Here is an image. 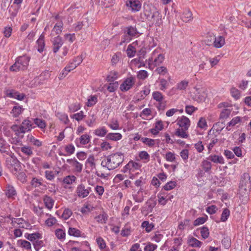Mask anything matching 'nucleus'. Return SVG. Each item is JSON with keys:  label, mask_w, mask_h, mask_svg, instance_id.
Segmentation results:
<instances>
[{"label": "nucleus", "mask_w": 251, "mask_h": 251, "mask_svg": "<svg viewBox=\"0 0 251 251\" xmlns=\"http://www.w3.org/2000/svg\"><path fill=\"white\" fill-rule=\"evenodd\" d=\"M33 125L32 121H30L28 119H26L23 120L20 125H13L11 126V129L15 133L17 137L23 138L25 133L31 131L32 128L35 127Z\"/></svg>", "instance_id": "nucleus-1"}, {"label": "nucleus", "mask_w": 251, "mask_h": 251, "mask_svg": "<svg viewBox=\"0 0 251 251\" xmlns=\"http://www.w3.org/2000/svg\"><path fill=\"white\" fill-rule=\"evenodd\" d=\"M30 58L27 55L18 57L15 63L10 67V70L13 72L24 71L27 68Z\"/></svg>", "instance_id": "nucleus-2"}, {"label": "nucleus", "mask_w": 251, "mask_h": 251, "mask_svg": "<svg viewBox=\"0 0 251 251\" xmlns=\"http://www.w3.org/2000/svg\"><path fill=\"white\" fill-rule=\"evenodd\" d=\"M250 176L249 174L245 173L241 176V179L239 185V192L244 195H248L250 186Z\"/></svg>", "instance_id": "nucleus-3"}, {"label": "nucleus", "mask_w": 251, "mask_h": 251, "mask_svg": "<svg viewBox=\"0 0 251 251\" xmlns=\"http://www.w3.org/2000/svg\"><path fill=\"white\" fill-rule=\"evenodd\" d=\"M164 60V56L161 53H158L157 50L153 51L151 56L149 59V64L155 66L161 64Z\"/></svg>", "instance_id": "nucleus-4"}, {"label": "nucleus", "mask_w": 251, "mask_h": 251, "mask_svg": "<svg viewBox=\"0 0 251 251\" xmlns=\"http://www.w3.org/2000/svg\"><path fill=\"white\" fill-rule=\"evenodd\" d=\"M194 89V99L198 102L204 101L206 97L205 89L201 86H196Z\"/></svg>", "instance_id": "nucleus-5"}, {"label": "nucleus", "mask_w": 251, "mask_h": 251, "mask_svg": "<svg viewBox=\"0 0 251 251\" xmlns=\"http://www.w3.org/2000/svg\"><path fill=\"white\" fill-rule=\"evenodd\" d=\"M124 161L123 154L117 153L111 155V169H114L118 167Z\"/></svg>", "instance_id": "nucleus-6"}, {"label": "nucleus", "mask_w": 251, "mask_h": 251, "mask_svg": "<svg viewBox=\"0 0 251 251\" xmlns=\"http://www.w3.org/2000/svg\"><path fill=\"white\" fill-rule=\"evenodd\" d=\"M91 190V187H86L84 184H80L77 186L76 193L79 198H84L88 196Z\"/></svg>", "instance_id": "nucleus-7"}, {"label": "nucleus", "mask_w": 251, "mask_h": 251, "mask_svg": "<svg viewBox=\"0 0 251 251\" xmlns=\"http://www.w3.org/2000/svg\"><path fill=\"white\" fill-rule=\"evenodd\" d=\"M134 83L135 78L134 77H127L120 85V88L122 91H127L132 88Z\"/></svg>", "instance_id": "nucleus-8"}, {"label": "nucleus", "mask_w": 251, "mask_h": 251, "mask_svg": "<svg viewBox=\"0 0 251 251\" xmlns=\"http://www.w3.org/2000/svg\"><path fill=\"white\" fill-rule=\"evenodd\" d=\"M176 124L179 127L184 129H188L190 126V121L187 117L182 116L178 118L176 121Z\"/></svg>", "instance_id": "nucleus-9"}, {"label": "nucleus", "mask_w": 251, "mask_h": 251, "mask_svg": "<svg viewBox=\"0 0 251 251\" xmlns=\"http://www.w3.org/2000/svg\"><path fill=\"white\" fill-rule=\"evenodd\" d=\"M63 44V41L61 37L57 36L53 38L52 41V49L53 53H56L58 51Z\"/></svg>", "instance_id": "nucleus-10"}, {"label": "nucleus", "mask_w": 251, "mask_h": 251, "mask_svg": "<svg viewBox=\"0 0 251 251\" xmlns=\"http://www.w3.org/2000/svg\"><path fill=\"white\" fill-rule=\"evenodd\" d=\"M95 158L93 155H90L86 159L85 166L86 169V172L89 173L96 168Z\"/></svg>", "instance_id": "nucleus-11"}, {"label": "nucleus", "mask_w": 251, "mask_h": 251, "mask_svg": "<svg viewBox=\"0 0 251 251\" xmlns=\"http://www.w3.org/2000/svg\"><path fill=\"white\" fill-rule=\"evenodd\" d=\"M126 6L132 11H139L141 8V3L138 0H127Z\"/></svg>", "instance_id": "nucleus-12"}, {"label": "nucleus", "mask_w": 251, "mask_h": 251, "mask_svg": "<svg viewBox=\"0 0 251 251\" xmlns=\"http://www.w3.org/2000/svg\"><path fill=\"white\" fill-rule=\"evenodd\" d=\"M189 85V81L186 80H183L177 83L176 87L173 88L170 91L171 94H174L176 90L184 91L186 90Z\"/></svg>", "instance_id": "nucleus-13"}, {"label": "nucleus", "mask_w": 251, "mask_h": 251, "mask_svg": "<svg viewBox=\"0 0 251 251\" xmlns=\"http://www.w3.org/2000/svg\"><path fill=\"white\" fill-rule=\"evenodd\" d=\"M67 162L71 164L74 168V171L75 172L79 173L82 171V164L77 161L75 158L68 159Z\"/></svg>", "instance_id": "nucleus-14"}, {"label": "nucleus", "mask_w": 251, "mask_h": 251, "mask_svg": "<svg viewBox=\"0 0 251 251\" xmlns=\"http://www.w3.org/2000/svg\"><path fill=\"white\" fill-rule=\"evenodd\" d=\"M97 118V116L96 115V112L91 111L88 114V116L85 121V122L88 126L89 127H92L95 125Z\"/></svg>", "instance_id": "nucleus-15"}, {"label": "nucleus", "mask_w": 251, "mask_h": 251, "mask_svg": "<svg viewBox=\"0 0 251 251\" xmlns=\"http://www.w3.org/2000/svg\"><path fill=\"white\" fill-rule=\"evenodd\" d=\"M140 167L141 165L139 163L133 162V161H130L125 166L123 169V172L126 173L128 170L134 172L135 170L140 169Z\"/></svg>", "instance_id": "nucleus-16"}, {"label": "nucleus", "mask_w": 251, "mask_h": 251, "mask_svg": "<svg viewBox=\"0 0 251 251\" xmlns=\"http://www.w3.org/2000/svg\"><path fill=\"white\" fill-rule=\"evenodd\" d=\"M20 8L21 6L15 4H12L10 7H8L10 15L9 18L13 21L14 18L16 17Z\"/></svg>", "instance_id": "nucleus-17"}, {"label": "nucleus", "mask_w": 251, "mask_h": 251, "mask_svg": "<svg viewBox=\"0 0 251 251\" xmlns=\"http://www.w3.org/2000/svg\"><path fill=\"white\" fill-rule=\"evenodd\" d=\"M121 52H118L114 53L111 58V66L116 67L120 64L121 63Z\"/></svg>", "instance_id": "nucleus-18"}, {"label": "nucleus", "mask_w": 251, "mask_h": 251, "mask_svg": "<svg viewBox=\"0 0 251 251\" xmlns=\"http://www.w3.org/2000/svg\"><path fill=\"white\" fill-rule=\"evenodd\" d=\"M45 36L44 33L43 32L41 35L40 36L39 39L37 40L36 43L38 45V51L41 53L44 50L45 48V41H44Z\"/></svg>", "instance_id": "nucleus-19"}, {"label": "nucleus", "mask_w": 251, "mask_h": 251, "mask_svg": "<svg viewBox=\"0 0 251 251\" xmlns=\"http://www.w3.org/2000/svg\"><path fill=\"white\" fill-rule=\"evenodd\" d=\"M5 194L8 198H14L17 194L16 191L14 187L10 184L6 185Z\"/></svg>", "instance_id": "nucleus-20"}, {"label": "nucleus", "mask_w": 251, "mask_h": 251, "mask_svg": "<svg viewBox=\"0 0 251 251\" xmlns=\"http://www.w3.org/2000/svg\"><path fill=\"white\" fill-rule=\"evenodd\" d=\"M163 128V125L161 121L155 123L154 127L151 128L150 131L153 135H157L159 131Z\"/></svg>", "instance_id": "nucleus-21"}, {"label": "nucleus", "mask_w": 251, "mask_h": 251, "mask_svg": "<svg viewBox=\"0 0 251 251\" xmlns=\"http://www.w3.org/2000/svg\"><path fill=\"white\" fill-rule=\"evenodd\" d=\"M27 140L32 145L40 147L42 145V142L36 139L32 134H28L27 136Z\"/></svg>", "instance_id": "nucleus-22"}, {"label": "nucleus", "mask_w": 251, "mask_h": 251, "mask_svg": "<svg viewBox=\"0 0 251 251\" xmlns=\"http://www.w3.org/2000/svg\"><path fill=\"white\" fill-rule=\"evenodd\" d=\"M225 44V40L223 36H215L213 46L216 48H220L222 47Z\"/></svg>", "instance_id": "nucleus-23"}, {"label": "nucleus", "mask_w": 251, "mask_h": 251, "mask_svg": "<svg viewBox=\"0 0 251 251\" xmlns=\"http://www.w3.org/2000/svg\"><path fill=\"white\" fill-rule=\"evenodd\" d=\"M33 122L34 124L41 130H44L47 126V124L45 121L43 119L37 118H34L33 119Z\"/></svg>", "instance_id": "nucleus-24"}, {"label": "nucleus", "mask_w": 251, "mask_h": 251, "mask_svg": "<svg viewBox=\"0 0 251 251\" xmlns=\"http://www.w3.org/2000/svg\"><path fill=\"white\" fill-rule=\"evenodd\" d=\"M151 18L153 22H155L156 25H159L162 24L161 15L158 11H155L151 15Z\"/></svg>", "instance_id": "nucleus-25"}, {"label": "nucleus", "mask_w": 251, "mask_h": 251, "mask_svg": "<svg viewBox=\"0 0 251 251\" xmlns=\"http://www.w3.org/2000/svg\"><path fill=\"white\" fill-rule=\"evenodd\" d=\"M43 201L46 207L49 209H51L54 204V201L50 196H45Z\"/></svg>", "instance_id": "nucleus-26"}, {"label": "nucleus", "mask_w": 251, "mask_h": 251, "mask_svg": "<svg viewBox=\"0 0 251 251\" xmlns=\"http://www.w3.org/2000/svg\"><path fill=\"white\" fill-rule=\"evenodd\" d=\"M24 108L22 106L16 105L14 106L12 109V114L14 117H18L20 114L22 113Z\"/></svg>", "instance_id": "nucleus-27"}, {"label": "nucleus", "mask_w": 251, "mask_h": 251, "mask_svg": "<svg viewBox=\"0 0 251 251\" xmlns=\"http://www.w3.org/2000/svg\"><path fill=\"white\" fill-rule=\"evenodd\" d=\"M187 130L188 129H184L181 128H177L175 133V135L182 138H187L189 136L187 132Z\"/></svg>", "instance_id": "nucleus-28"}, {"label": "nucleus", "mask_w": 251, "mask_h": 251, "mask_svg": "<svg viewBox=\"0 0 251 251\" xmlns=\"http://www.w3.org/2000/svg\"><path fill=\"white\" fill-rule=\"evenodd\" d=\"M8 147L6 142L3 138L0 137V151L1 153H5L6 154H8Z\"/></svg>", "instance_id": "nucleus-29"}, {"label": "nucleus", "mask_w": 251, "mask_h": 251, "mask_svg": "<svg viewBox=\"0 0 251 251\" xmlns=\"http://www.w3.org/2000/svg\"><path fill=\"white\" fill-rule=\"evenodd\" d=\"M77 66L73 62H70L63 70L62 76H65L71 71L75 69Z\"/></svg>", "instance_id": "nucleus-30"}, {"label": "nucleus", "mask_w": 251, "mask_h": 251, "mask_svg": "<svg viewBox=\"0 0 251 251\" xmlns=\"http://www.w3.org/2000/svg\"><path fill=\"white\" fill-rule=\"evenodd\" d=\"M208 159L215 163H224V159L222 156L211 155L209 156Z\"/></svg>", "instance_id": "nucleus-31"}, {"label": "nucleus", "mask_w": 251, "mask_h": 251, "mask_svg": "<svg viewBox=\"0 0 251 251\" xmlns=\"http://www.w3.org/2000/svg\"><path fill=\"white\" fill-rule=\"evenodd\" d=\"M56 116L64 124H68L69 122L68 115L64 113L57 112L56 114Z\"/></svg>", "instance_id": "nucleus-32"}, {"label": "nucleus", "mask_w": 251, "mask_h": 251, "mask_svg": "<svg viewBox=\"0 0 251 251\" xmlns=\"http://www.w3.org/2000/svg\"><path fill=\"white\" fill-rule=\"evenodd\" d=\"M7 95L10 98H14L20 100H24V98L25 97V94L23 93H20L18 92H10L8 93Z\"/></svg>", "instance_id": "nucleus-33"}, {"label": "nucleus", "mask_w": 251, "mask_h": 251, "mask_svg": "<svg viewBox=\"0 0 251 251\" xmlns=\"http://www.w3.org/2000/svg\"><path fill=\"white\" fill-rule=\"evenodd\" d=\"M193 19L192 13L189 10H185L182 16V19L184 22H187Z\"/></svg>", "instance_id": "nucleus-34"}, {"label": "nucleus", "mask_w": 251, "mask_h": 251, "mask_svg": "<svg viewBox=\"0 0 251 251\" xmlns=\"http://www.w3.org/2000/svg\"><path fill=\"white\" fill-rule=\"evenodd\" d=\"M107 132V130L104 126L100 127L94 131L96 135L100 137H103Z\"/></svg>", "instance_id": "nucleus-35"}, {"label": "nucleus", "mask_w": 251, "mask_h": 251, "mask_svg": "<svg viewBox=\"0 0 251 251\" xmlns=\"http://www.w3.org/2000/svg\"><path fill=\"white\" fill-rule=\"evenodd\" d=\"M231 108H225L220 113V118L221 119H226L229 117L231 112Z\"/></svg>", "instance_id": "nucleus-36"}, {"label": "nucleus", "mask_w": 251, "mask_h": 251, "mask_svg": "<svg viewBox=\"0 0 251 251\" xmlns=\"http://www.w3.org/2000/svg\"><path fill=\"white\" fill-rule=\"evenodd\" d=\"M188 243L190 246L193 247H200L202 243L194 237H192L188 240Z\"/></svg>", "instance_id": "nucleus-37"}, {"label": "nucleus", "mask_w": 251, "mask_h": 251, "mask_svg": "<svg viewBox=\"0 0 251 251\" xmlns=\"http://www.w3.org/2000/svg\"><path fill=\"white\" fill-rule=\"evenodd\" d=\"M63 29V23L60 22L55 25L52 30V32H55L56 35L60 34Z\"/></svg>", "instance_id": "nucleus-38"}, {"label": "nucleus", "mask_w": 251, "mask_h": 251, "mask_svg": "<svg viewBox=\"0 0 251 251\" xmlns=\"http://www.w3.org/2000/svg\"><path fill=\"white\" fill-rule=\"evenodd\" d=\"M201 166L205 172H208L211 169V163L207 160H203L201 162Z\"/></svg>", "instance_id": "nucleus-39"}, {"label": "nucleus", "mask_w": 251, "mask_h": 251, "mask_svg": "<svg viewBox=\"0 0 251 251\" xmlns=\"http://www.w3.org/2000/svg\"><path fill=\"white\" fill-rule=\"evenodd\" d=\"M127 55L128 57L131 58L134 56L136 53V49L131 45L128 46L126 50Z\"/></svg>", "instance_id": "nucleus-40"}, {"label": "nucleus", "mask_w": 251, "mask_h": 251, "mask_svg": "<svg viewBox=\"0 0 251 251\" xmlns=\"http://www.w3.org/2000/svg\"><path fill=\"white\" fill-rule=\"evenodd\" d=\"M85 115L84 114V112L83 111H80L79 112L74 114L71 116V117L72 119H74L77 121L79 122L82 120H83L85 117Z\"/></svg>", "instance_id": "nucleus-41"}, {"label": "nucleus", "mask_w": 251, "mask_h": 251, "mask_svg": "<svg viewBox=\"0 0 251 251\" xmlns=\"http://www.w3.org/2000/svg\"><path fill=\"white\" fill-rule=\"evenodd\" d=\"M76 178L75 176H68L63 178V182L66 184H72L75 182Z\"/></svg>", "instance_id": "nucleus-42"}, {"label": "nucleus", "mask_w": 251, "mask_h": 251, "mask_svg": "<svg viewBox=\"0 0 251 251\" xmlns=\"http://www.w3.org/2000/svg\"><path fill=\"white\" fill-rule=\"evenodd\" d=\"M45 176L47 180L52 181L55 178V172H53L52 171L47 170L45 172Z\"/></svg>", "instance_id": "nucleus-43"}, {"label": "nucleus", "mask_w": 251, "mask_h": 251, "mask_svg": "<svg viewBox=\"0 0 251 251\" xmlns=\"http://www.w3.org/2000/svg\"><path fill=\"white\" fill-rule=\"evenodd\" d=\"M98 101L97 97L96 95L90 96L87 102V105L89 107L94 105Z\"/></svg>", "instance_id": "nucleus-44"}, {"label": "nucleus", "mask_w": 251, "mask_h": 251, "mask_svg": "<svg viewBox=\"0 0 251 251\" xmlns=\"http://www.w3.org/2000/svg\"><path fill=\"white\" fill-rule=\"evenodd\" d=\"M143 227H145L147 232H150L153 228L154 225L151 223H150L148 221H144L142 224Z\"/></svg>", "instance_id": "nucleus-45"}, {"label": "nucleus", "mask_w": 251, "mask_h": 251, "mask_svg": "<svg viewBox=\"0 0 251 251\" xmlns=\"http://www.w3.org/2000/svg\"><path fill=\"white\" fill-rule=\"evenodd\" d=\"M80 108L81 106L80 104L77 102L72 103L69 106V109L70 112H75L77 111L80 109Z\"/></svg>", "instance_id": "nucleus-46"}, {"label": "nucleus", "mask_w": 251, "mask_h": 251, "mask_svg": "<svg viewBox=\"0 0 251 251\" xmlns=\"http://www.w3.org/2000/svg\"><path fill=\"white\" fill-rule=\"evenodd\" d=\"M65 232L62 229L59 228L55 230V235L58 239H65Z\"/></svg>", "instance_id": "nucleus-47"}, {"label": "nucleus", "mask_w": 251, "mask_h": 251, "mask_svg": "<svg viewBox=\"0 0 251 251\" xmlns=\"http://www.w3.org/2000/svg\"><path fill=\"white\" fill-rule=\"evenodd\" d=\"M143 143L149 147H153L155 144V140L147 137H143L141 139Z\"/></svg>", "instance_id": "nucleus-48"}, {"label": "nucleus", "mask_w": 251, "mask_h": 251, "mask_svg": "<svg viewBox=\"0 0 251 251\" xmlns=\"http://www.w3.org/2000/svg\"><path fill=\"white\" fill-rule=\"evenodd\" d=\"M109 164H110V157L109 156H108L106 158H104L102 160L101 163V165L103 168H104L107 170H110Z\"/></svg>", "instance_id": "nucleus-49"}, {"label": "nucleus", "mask_w": 251, "mask_h": 251, "mask_svg": "<svg viewBox=\"0 0 251 251\" xmlns=\"http://www.w3.org/2000/svg\"><path fill=\"white\" fill-rule=\"evenodd\" d=\"M80 143L82 145H86L88 144L90 140L89 135L88 134H83L81 135L79 138Z\"/></svg>", "instance_id": "nucleus-50"}, {"label": "nucleus", "mask_w": 251, "mask_h": 251, "mask_svg": "<svg viewBox=\"0 0 251 251\" xmlns=\"http://www.w3.org/2000/svg\"><path fill=\"white\" fill-rule=\"evenodd\" d=\"M21 151L25 154L27 156H30L33 154V151L31 148L29 147H23L21 148Z\"/></svg>", "instance_id": "nucleus-51"}, {"label": "nucleus", "mask_w": 251, "mask_h": 251, "mask_svg": "<svg viewBox=\"0 0 251 251\" xmlns=\"http://www.w3.org/2000/svg\"><path fill=\"white\" fill-rule=\"evenodd\" d=\"M68 233L69 235L75 237H79L80 236V231L75 228L70 227Z\"/></svg>", "instance_id": "nucleus-52"}, {"label": "nucleus", "mask_w": 251, "mask_h": 251, "mask_svg": "<svg viewBox=\"0 0 251 251\" xmlns=\"http://www.w3.org/2000/svg\"><path fill=\"white\" fill-rule=\"evenodd\" d=\"M176 182L175 181H169L164 186L163 188L164 190L168 191L174 189L176 186Z\"/></svg>", "instance_id": "nucleus-53"}, {"label": "nucleus", "mask_w": 251, "mask_h": 251, "mask_svg": "<svg viewBox=\"0 0 251 251\" xmlns=\"http://www.w3.org/2000/svg\"><path fill=\"white\" fill-rule=\"evenodd\" d=\"M152 97L154 100L159 102L162 101L163 99V95L158 91L154 92L152 94Z\"/></svg>", "instance_id": "nucleus-54"}, {"label": "nucleus", "mask_w": 251, "mask_h": 251, "mask_svg": "<svg viewBox=\"0 0 251 251\" xmlns=\"http://www.w3.org/2000/svg\"><path fill=\"white\" fill-rule=\"evenodd\" d=\"M137 33L136 28L130 26L127 27V34L130 36H134Z\"/></svg>", "instance_id": "nucleus-55"}, {"label": "nucleus", "mask_w": 251, "mask_h": 251, "mask_svg": "<svg viewBox=\"0 0 251 251\" xmlns=\"http://www.w3.org/2000/svg\"><path fill=\"white\" fill-rule=\"evenodd\" d=\"M215 39V36L211 35L207 36L205 40V43L207 45L211 46L214 44V40Z\"/></svg>", "instance_id": "nucleus-56"}, {"label": "nucleus", "mask_w": 251, "mask_h": 251, "mask_svg": "<svg viewBox=\"0 0 251 251\" xmlns=\"http://www.w3.org/2000/svg\"><path fill=\"white\" fill-rule=\"evenodd\" d=\"M94 207L90 204H87L81 208V212L82 213H86L92 211Z\"/></svg>", "instance_id": "nucleus-57"}, {"label": "nucleus", "mask_w": 251, "mask_h": 251, "mask_svg": "<svg viewBox=\"0 0 251 251\" xmlns=\"http://www.w3.org/2000/svg\"><path fill=\"white\" fill-rule=\"evenodd\" d=\"M122 135L120 133L111 132V140L118 141L122 139Z\"/></svg>", "instance_id": "nucleus-58"}, {"label": "nucleus", "mask_w": 251, "mask_h": 251, "mask_svg": "<svg viewBox=\"0 0 251 251\" xmlns=\"http://www.w3.org/2000/svg\"><path fill=\"white\" fill-rule=\"evenodd\" d=\"M148 76V72L145 70L140 71L137 75V77L140 79H145Z\"/></svg>", "instance_id": "nucleus-59"}, {"label": "nucleus", "mask_w": 251, "mask_h": 251, "mask_svg": "<svg viewBox=\"0 0 251 251\" xmlns=\"http://www.w3.org/2000/svg\"><path fill=\"white\" fill-rule=\"evenodd\" d=\"M72 214V212L71 210L69 209H65L62 214V217L64 220H67L70 218Z\"/></svg>", "instance_id": "nucleus-60"}, {"label": "nucleus", "mask_w": 251, "mask_h": 251, "mask_svg": "<svg viewBox=\"0 0 251 251\" xmlns=\"http://www.w3.org/2000/svg\"><path fill=\"white\" fill-rule=\"evenodd\" d=\"M31 184L34 187H38L42 185L41 179H39L36 177L32 178L31 181Z\"/></svg>", "instance_id": "nucleus-61"}, {"label": "nucleus", "mask_w": 251, "mask_h": 251, "mask_svg": "<svg viewBox=\"0 0 251 251\" xmlns=\"http://www.w3.org/2000/svg\"><path fill=\"white\" fill-rule=\"evenodd\" d=\"M160 83V89L161 90L164 91L165 89H166L168 83L167 81L163 78L160 79L159 80Z\"/></svg>", "instance_id": "nucleus-62"}, {"label": "nucleus", "mask_w": 251, "mask_h": 251, "mask_svg": "<svg viewBox=\"0 0 251 251\" xmlns=\"http://www.w3.org/2000/svg\"><path fill=\"white\" fill-rule=\"evenodd\" d=\"M65 150L69 154H72L74 153L75 148L73 145L69 144L65 147Z\"/></svg>", "instance_id": "nucleus-63"}, {"label": "nucleus", "mask_w": 251, "mask_h": 251, "mask_svg": "<svg viewBox=\"0 0 251 251\" xmlns=\"http://www.w3.org/2000/svg\"><path fill=\"white\" fill-rule=\"evenodd\" d=\"M157 246L153 244L150 243L144 248V251H154L156 249Z\"/></svg>", "instance_id": "nucleus-64"}]
</instances>
